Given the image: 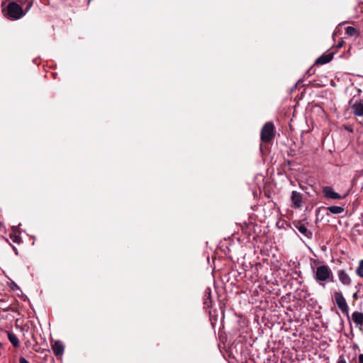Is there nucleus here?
I'll use <instances>...</instances> for the list:
<instances>
[{
  "instance_id": "f257e3e1",
  "label": "nucleus",
  "mask_w": 363,
  "mask_h": 363,
  "mask_svg": "<svg viewBox=\"0 0 363 363\" xmlns=\"http://www.w3.org/2000/svg\"><path fill=\"white\" fill-rule=\"evenodd\" d=\"M33 6L32 1L23 9L22 6L17 3V1L9 2L4 10V16L11 21H16L23 18L30 9Z\"/></svg>"
},
{
  "instance_id": "f03ea898",
  "label": "nucleus",
  "mask_w": 363,
  "mask_h": 363,
  "mask_svg": "<svg viewBox=\"0 0 363 363\" xmlns=\"http://www.w3.org/2000/svg\"><path fill=\"white\" fill-rule=\"evenodd\" d=\"M275 126L271 121L267 122L262 126L260 131V140L263 143H271L275 137Z\"/></svg>"
},
{
  "instance_id": "7ed1b4c3",
  "label": "nucleus",
  "mask_w": 363,
  "mask_h": 363,
  "mask_svg": "<svg viewBox=\"0 0 363 363\" xmlns=\"http://www.w3.org/2000/svg\"><path fill=\"white\" fill-rule=\"evenodd\" d=\"M333 296L339 309L342 312V313L346 314L349 317V307L342 293L335 291Z\"/></svg>"
},
{
  "instance_id": "20e7f679",
  "label": "nucleus",
  "mask_w": 363,
  "mask_h": 363,
  "mask_svg": "<svg viewBox=\"0 0 363 363\" xmlns=\"http://www.w3.org/2000/svg\"><path fill=\"white\" fill-rule=\"evenodd\" d=\"M323 194L324 198L326 199H345L347 194H344L343 196L340 194L335 192L333 187L329 186H325L323 187Z\"/></svg>"
},
{
  "instance_id": "39448f33",
  "label": "nucleus",
  "mask_w": 363,
  "mask_h": 363,
  "mask_svg": "<svg viewBox=\"0 0 363 363\" xmlns=\"http://www.w3.org/2000/svg\"><path fill=\"white\" fill-rule=\"evenodd\" d=\"M294 225L295 228L306 238L311 239L313 238V233L308 230L306 224L303 223L301 220L294 221Z\"/></svg>"
},
{
  "instance_id": "423d86ee",
  "label": "nucleus",
  "mask_w": 363,
  "mask_h": 363,
  "mask_svg": "<svg viewBox=\"0 0 363 363\" xmlns=\"http://www.w3.org/2000/svg\"><path fill=\"white\" fill-rule=\"evenodd\" d=\"M353 101L354 99L350 101L352 112L355 116H363V100L355 101L354 102H353Z\"/></svg>"
},
{
  "instance_id": "0eeeda50",
  "label": "nucleus",
  "mask_w": 363,
  "mask_h": 363,
  "mask_svg": "<svg viewBox=\"0 0 363 363\" xmlns=\"http://www.w3.org/2000/svg\"><path fill=\"white\" fill-rule=\"evenodd\" d=\"M292 206L295 208H299L302 206L303 195L300 192L293 191L291 196Z\"/></svg>"
},
{
  "instance_id": "6e6552de",
  "label": "nucleus",
  "mask_w": 363,
  "mask_h": 363,
  "mask_svg": "<svg viewBox=\"0 0 363 363\" xmlns=\"http://www.w3.org/2000/svg\"><path fill=\"white\" fill-rule=\"evenodd\" d=\"M53 353L56 357H61L65 350V347L62 342L60 340L55 341L51 345Z\"/></svg>"
},
{
  "instance_id": "1a4fd4ad",
  "label": "nucleus",
  "mask_w": 363,
  "mask_h": 363,
  "mask_svg": "<svg viewBox=\"0 0 363 363\" xmlns=\"http://www.w3.org/2000/svg\"><path fill=\"white\" fill-rule=\"evenodd\" d=\"M315 280L323 286H324V284L322 281H334L333 274H315Z\"/></svg>"
},
{
  "instance_id": "9d476101",
  "label": "nucleus",
  "mask_w": 363,
  "mask_h": 363,
  "mask_svg": "<svg viewBox=\"0 0 363 363\" xmlns=\"http://www.w3.org/2000/svg\"><path fill=\"white\" fill-rule=\"evenodd\" d=\"M333 52L325 53L322 55L315 60V65H325L329 62L333 58Z\"/></svg>"
},
{
  "instance_id": "9b49d317",
  "label": "nucleus",
  "mask_w": 363,
  "mask_h": 363,
  "mask_svg": "<svg viewBox=\"0 0 363 363\" xmlns=\"http://www.w3.org/2000/svg\"><path fill=\"white\" fill-rule=\"evenodd\" d=\"M6 333L7 334L8 339L10 341V342L12 344V345L16 348L19 347L20 342H19V340H18V337H16V335L11 331L6 330Z\"/></svg>"
},
{
  "instance_id": "f8f14e48",
  "label": "nucleus",
  "mask_w": 363,
  "mask_h": 363,
  "mask_svg": "<svg viewBox=\"0 0 363 363\" xmlns=\"http://www.w3.org/2000/svg\"><path fill=\"white\" fill-rule=\"evenodd\" d=\"M353 321L358 325H363V313L355 311L352 314Z\"/></svg>"
},
{
  "instance_id": "ddd939ff",
  "label": "nucleus",
  "mask_w": 363,
  "mask_h": 363,
  "mask_svg": "<svg viewBox=\"0 0 363 363\" xmlns=\"http://www.w3.org/2000/svg\"><path fill=\"white\" fill-rule=\"evenodd\" d=\"M326 210L333 214H340L344 212V208L337 206H331L325 208Z\"/></svg>"
},
{
  "instance_id": "4468645a",
  "label": "nucleus",
  "mask_w": 363,
  "mask_h": 363,
  "mask_svg": "<svg viewBox=\"0 0 363 363\" xmlns=\"http://www.w3.org/2000/svg\"><path fill=\"white\" fill-rule=\"evenodd\" d=\"M339 279L344 285H350L351 284V279L347 274H339Z\"/></svg>"
},
{
  "instance_id": "2eb2a0df",
  "label": "nucleus",
  "mask_w": 363,
  "mask_h": 363,
  "mask_svg": "<svg viewBox=\"0 0 363 363\" xmlns=\"http://www.w3.org/2000/svg\"><path fill=\"white\" fill-rule=\"evenodd\" d=\"M357 30L352 26H348L345 28V34H347L348 36L357 35Z\"/></svg>"
},
{
  "instance_id": "dca6fc26",
  "label": "nucleus",
  "mask_w": 363,
  "mask_h": 363,
  "mask_svg": "<svg viewBox=\"0 0 363 363\" xmlns=\"http://www.w3.org/2000/svg\"><path fill=\"white\" fill-rule=\"evenodd\" d=\"M273 275L274 274H270L269 276L264 275V278L267 284H274L277 281Z\"/></svg>"
},
{
  "instance_id": "f3484780",
  "label": "nucleus",
  "mask_w": 363,
  "mask_h": 363,
  "mask_svg": "<svg viewBox=\"0 0 363 363\" xmlns=\"http://www.w3.org/2000/svg\"><path fill=\"white\" fill-rule=\"evenodd\" d=\"M259 274H250V278L252 282H256L259 279H262L264 274H261V276H258Z\"/></svg>"
},
{
  "instance_id": "a211bd4d",
  "label": "nucleus",
  "mask_w": 363,
  "mask_h": 363,
  "mask_svg": "<svg viewBox=\"0 0 363 363\" xmlns=\"http://www.w3.org/2000/svg\"><path fill=\"white\" fill-rule=\"evenodd\" d=\"M315 272H330L328 268L325 265H320L317 267Z\"/></svg>"
},
{
  "instance_id": "6ab92c4d",
  "label": "nucleus",
  "mask_w": 363,
  "mask_h": 363,
  "mask_svg": "<svg viewBox=\"0 0 363 363\" xmlns=\"http://www.w3.org/2000/svg\"><path fill=\"white\" fill-rule=\"evenodd\" d=\"M9 285L12 291H16L19 289L17 284L12 280H10Z\"/></svg>"
},
{
  "instance_id": "aec40b11",
  "label": "nucleus",
  "mask_w": 363,
  "mask_h": 363,
  "mask_svg": "<svg viewBox=\"0 0 363 363\" xmlns=\"http://www.w3.org/2000/svg\"><path fill=\"white\" fill-rule=\"evenodd\" d=\"M355 272H363V259L360 260Z\"/></svg>"
},
{
  "instance_id": "412c9836",
  "label": "nucleus",
  "mask_w": 363,
  "mask_h": 363,
  "mask_svg": "<svg viewBox=\"0 0 363 363\" xmlns=\"http://www.w3.org/2000/svg\"><path fill=\"white\" fill-rule=\"evenodd\" d=\"M208 290L209 291H207V290H206V296L208 294V298H206V302H205V304L206 306H207L208 307L209 306L208 305V299H209V302H211V290L209 289H208Z\"/></svg>"
},
{
  "instance_id": "4be33fe9",
  "label": "nucleus",
  "mask_w": 363,
  "mask_h": 363,
  "mask_svg": "<svg viewBox=\"0 0 363 363\" xmlns=\"http://www.w3.org/2000/svg\"><path fill=\"white\" fill-rule=\"evenodd\" d=\"M19 363H29L28 361L23 357L19 358Z\"/></svg>"
},
{
  "instance_id": "5701e85b",
  "label": "nucleus",
  "mask_w": 363,
  "mask_h": 363,
  "mask_svg": "<svg viewBox=\"0 0 363 363\" xmlns=\"http://www.w3.org/2000/svg\"><path fill=\"white\" fill-rule=\"evenodd\" d=\"M337 363H347V362L344 359L343 356H340Z\"/></svg>"
},
{
  "instance_id": "b1692460",
  "label": "nucleus",
  "mask_w": 363,
  "mask_h": 363,
  "mask_svg": "<svg viewBox=\"0 0 363 363\" xmlns=\"http://www.w3.org/2000/svg\"><path fill=\"white\" fill-rule=\"evenodd\" d=\"M306 74L308 76H311V74H314V70L313 69V67H311L306 72Z\"/></svg>"
},
{
  "instance_id": "393cba45",
  "label": "nucleus",
  "mask_w": 363,
  "mask_h": 363,
  "mask_svg": "<svg viewBox=\"0 0 363 363\" xmlns=\"http://www.w3.org/2000/svg\"><path fill=\"white\" fill-rule=\"evenodd\" d=\"M345 130H347V131L350 132V133H352L353 132V128L352 127H351L350 125H346L345 127Z\"/></svg>"
},
{
  "instance_id": "a878e982",
  "label": "nucleus",
  "mask_w": 363,
  "mask_h": 363,
  "mask_svg": "<svg viewBox=\"0 0 363 363\" xmlns=\"http://www.w3.org/2000/svg\"><path fill=\"white\" fill-rule=\"evenodd\" d=\"M345 44V42L344 40H341L340 41L337 45V48H342L343 46V45Z\"/></svg>"
},
{
  "instance_id": "bb28decb",
  "label": "nucleus",
  "mask_w": 363,
  "mask_h": 363,
  "mask_svg": "<svg viewBox=\"0 0 363 363\" xmlns=\"http://www.w3.org/2000/svg\"><path fill=\"white\" fill-rule=\"evenodd\" d=\"M358 361H359V363H363V354H360L358 356Z\"/></svg>"
},
{
  "instance_id": "cd10ccee",
  "label": "nucleus",
  "mask_w": 363,
  "mask_h": 363,
  "mask_svg": "<svg viewBox=\"0 0 363 363\" xmlns=\"http://www.w3.org/2000/svg\"><path fill=\"white\" fill-rule=\"evenodd\" d=\"M9 309H10V307H9V308H5V309H4V311H9Z\"/></svg>"
},
{
  "instance_id": "c85d7f7f",
  "label": "nucleus",
  "mask_w": 363,
  "mask_h": 363,
  "mask_svg": "<svg viewBox=\"0 0 363 363\" xmlns=\"http://www.w3.org/2000/svg\"><path fill=\"white\" fill-rule=\"evenodd\" d=\"M359 276H360L361 277H363V273H361V274H357Z\"/></svg>"
},
{
  "instance_id": "c756f323",
  "label": "nucleus",
  "mask_w": 363,
  "mask_h": 363,
  "mask_svg": "<svg viewBox=\"0 0 363 363\" xmlns=\"http://www.w3.org/2000/svg\"><path fill=\"white\" fill-rule=\"evenodd\" d=\"M212 272H216V271H215V268H213V269H212Z\"/></svg>"
},
{
  "instance_id": "7c9ffc66",
  "label": "nucleus",
  "mask_w": 363,
  "mask_h": 363,
  "mask_svg": "<svg viewBox=\"0 0 363 363\" xmlns=\"http://www.w3.org/2000/svg\"><path fill=\"white\" fill-rule=\"evenodd\" d=\"M212 277L215 278L214 273H212Z\"/></svg>"
},
{
  "instance_id": "2f4dec72",
  "label": "nucleus",
  "mask_w": 363,
  "mask_h": 363,
  "mask_svg": "<svg viewBox=\"0 0 363 363\" xmlns=\"http://www.w3.org/2000/svg\"><path fill=\"white\" fill-rule=\"evenodd\" d=\"M212 277L215 278L214 273H212Z\"/></svg>"
},
{
  "instance_id": "473e14b6",
  "label": "nucleus",
  "mask_w": 363,
  "mask_h": 363,
  "mask_svg": "<svg viewBox=\"0 0 363 363\" xmlns=\"http://www.w3.org/2000/svg\"><path fill=\"white\" fill-rule=\"evenodd\" d=\"M212 277L215 278L214 273H212Z\"/></svg>"
},
{
  "instance_id": "72a5a7b5",
  "label": "nucleus",
  "mask_w": 363,
  "mask_h": 363,
  "mask_svg": "<svg viewBox=\"0 0 363 363\" xmlns=\"http://www.w3.org/2000/svg\"><path fill=\"white\" fill-rule=\"evenodd\" d=\"M91 1V0H88V3H90V1Z\"/></svg>"
}]
</instances>
